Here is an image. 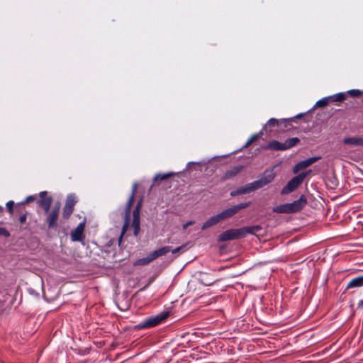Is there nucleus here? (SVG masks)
<instances>
[{"label": "nucleus", "instance_id": "26", "mask_svg": "<svg viewBox=\"0 0 363 363\" xmlns=\"http://www.w3.org/2000/svg\"><path fill=\"white\" fill-rule=\"evenodd\" d=\"M330 101V96L324 97L319 101H318L315 104L316 107H324L327 106Z\"/></svg>", "mask_w": 363, "mask_h": 363}, {"label": "nucleus", "instance_id": "18", "mask_svg": "<svg viewBox=\"0 0 363 363\" xmlns=\"http://www.w3.org/2000/svg\"><path fill=\"white\" fill-rule=\"evenodd\" d=\"M363 286V276H359L351 279L347 286V289L360 287Z\"/></svg>", "mask_w": 363, "mask_h": 363}, {"label": "nucleus", "instance_id": "32", "mask_svg": "<svg viewBox=\"0 0 363 363\" xmlns=\"http://www.w3.org/2000/svg\"><path fill=\"white\" fill-rule=\"evenodd\" d=\"M258 137H259V135H257V134L252 135V136L248 139V140L247 141L245 146H248V145H250L252 142H254L255 140H256L258 138Z\"/></svg>", "mask_w": 363, "mask_h": 363}, {"label": "nucleus", "instance_id": "23", "mask_svg": "<svg viewBox=\"0 0 363 363\" xmlns=\"http://www.w3.org/2000/svg\"><path fill=\"white\" fill-rule=\"evenodd\" d=\"M299 142H300V140L298 138H292L287 139L284 143V146L285 147H284L285 150H287V149H289V148H291L292 147H294Z\"/></svg>", "mask_w": 363, "mask_h": 363}, {"label": "nucleus", "instance_id": "25", "mask_svg": "<svg viewBox=\"0 0 363 363\" xmlns=\"http://www.w3.org/2000/svg\"><path fill=\"white\" fill-rule=\"evenodd\" d=\"M174 175V173L169 172L167 174H157L154 177V181H163L166 180Z\"/></svg>", "mask_w": 363, "mask_h": 363}, {"label": "nucleus", "instance_id": "16", "mask_svg": "<svg viewBox=\"0 0 363 363\" xmlns=\"http://www.w3.org/2000/svg\"><path fill=\"white\" fill-rule=\"evenodd\" d=\"M243 238L245 237L247 234L256 235L257 233L262 230V228L261 225H253L248 227L241 228Z\"/></svg>", "mask_w": 363, "mask_h": 363}, {"label": "nucleus", "instance_id": "34", "mask_svg": "<svg viewBox=\"0 0 363 363\" xmlns=\"http://www.w3.org/2000/svg\"><path fill=\"white\" fill-rule=\"evenodd\" d=\"M26 219H27V214L26 213H23V215H21L19 218V222L21 223V224H23L26 221Z\"/></svg>", "mask_w": 363, "mask_h": 363}, {"label": "nucleus", "instance_id": "13", "mask_svg": "<svg viewBox=\"0 0 363 363\" xmlns=\"http://www.w3.org/2000/svg\"><path fill=\"white\" fill-rule=\"evenodd\" d=\"M40 197L39 203L44 208L45 211L48 213L52 204V199L50 196H47V191L40 192Z\"/></svg>", "mask_w": 363, "mask_h": 363}, {"label": "nucleus", "instance_id": "36", "mask_svg": "<svg viewBox=\"0 0 363 363\" xmlns=\"http://www.w3.org/2000/svg\"><path fill=\"white\" fill-rule=\"evenodd\" d=\"M35 200V197L33 196H28L26 200H25V203H29L30 201H33Z\"/></svg>", "mask_w": 363, "mask_h": 363}, {"label": "nucleus", "instance_id": "4", "mask_svg": "<svg viewBox=\"0 0 363 363\" xmlns=\"http://www.w3.org/2000/svg\"><path fill=\"white\" fill-rule=\"evenodd\" d=\"M250 204V202L241 203L238 205H235L231 208H229L228 209L223 211L221 213L218 214L220 221L232 217L233 216L236 214L241 209H243V208L249 206Z\"/></svg>", "mask_w": 363, "mask_h": 363}, {"label": "nucleus", "instance_id": "31", "mask_svg": "<svg viewBox=\"0 0 363 363\" xmlns=\"http://www.w3.org/2000/svg\"><path fill=\"white\" fill-rule=\"evenodd\" d=\"M0 235L8 238L10 236V233L6 228L0 227Z\"/></svg>", "mask_w": 363, "mask_h": 363}, {"label": "nucleus", "instance_id": "10", "mask_svg": "<svg viewBox=\"0 0 363 363\" xmlns=\"http://www.w3.org/2000/svg\"><path fill=\"white\" fill-rule=\"evenodd\" d=\"M60 208V204L56 203L51 212L49 213L47 218V223L48 228H51L56 225V222L58 218V213Z\"/></svg>", "mask_w": 363, "mask_h": 363}, {"label": "nucleus", "instance_id": "9", "mask_svg": "<svg viewBox=\"0 0 363 363\" xmlns=\"http://www.w3.org/2000/svg\"><path fill=\"white\" fill-rule=\"evenodd\" d=\"M274 177L275 173L274 170L268 169L266 170L261 177L258 180H256V182L258 183L259 188H262L271 183L274 180Z\"/></svg>", "mask_w": 363, "mask_h": 363}, {"label": "nucleus", "instance_id": "20", "mask_svg": "<svg viewBox=\"0 0 363 363\" xmlns=\"http://www.w3.org/2000/svg\"><path fill=\"white\" fill-rule=\"evenodd\" d=\"M241 188L242 189V192L244 194H248L250 192H252L253 191L260 189L258 185V183H257L256 181L249 183V184L245 185L244 186H242Z\"/></svg>", "mask_w": 363, "mask_h": 363}, {"label": "nucleus", "instance_id": "5", "mask_svg": "<svg viewBox=\"0 0 363 363\" xmlns=\"http://www.w3.org/2000/svg\"><path fill=\"white\" fill-rule=\"evenodd\" d=\"M169 315V313H163L151 317L144 322L139 324V328H151L160 324L162 320L166 319Z\"/></svg>", "mask_w": 363, "mask_h": 363}, {"label": "nucleus", "instance_id": "8", "mask_svg": "<svg viewBox=\"0 0 363 363\" xmlns=\"http://www.w3.org/2000/svg\"><path fill=\"white\" fill-rule=\"evenodd\" d=\"M142 201H140L135 208L133 212V221H132V227L134 229L133 234L135 236H137L140 231V209L141 206Z\"/></svg>", "mask_w": 363, "mask_h": 363}, {"label": "nucleus", "instance_id": "6", "mask_svg": "<svg viewBox=\"0 0 363 363\" xmlns=\"http://www.w3.org/2000/svg\"><path fill=\"white\" fill-rule=\"evenodd\" d=\"M243 238L242 229H230L221 233L218 238V242L228 241Z\"/></svg>", "mask_w": 363, "mask_h": 363}, {"label": "nucleus", "instance_id": "33", "mask_svg": "<svg viewBox=\"0 0 363 363\" xmlns=\"http://www.w3.org/2000/svg\"><path fill=\"white\" fill-rule=\"evenodd\" d=\"M240 194H243V192H242V188H241V187H240V188H239L238 189H237L236 191H232V192L230 193V195H231L232 196H237V195H240Z\"/></svg>", "mask_w": 363, "mask_h": 363}, {"label": "nucleus", "instance_id": "29", "mask_svg": "<svg viewBox=\"0 0 363 363\" xmlns=\"http://www.w3.org/2000/svg\"><path fill=\"white\" fill-rule=\"evenodd\" d=\"M348 94H350L351 96L357 97L361 95L362 92L358 89H352L348 91Z\"/></svg>", "mask_w": 363, "mask_h": 363}, {"label": "nucleus", "instance_id": "1", "mask_svg": "<svg viewBox=\"0 0 363 363\" xmlns=\"http://www.w3.org/2000/svg\"><path fill=\"white\" fill-rule=\"evenodd\" d=\"M307 201L304 196H301L299 199L290 203L279 205L273 208V211L277 213H292L299 211L306 204Z\"/></svg>", "mask_w": 363, "mask_h": 363}, {"label": "nucleus", "instance_id": "27", "mask_svg": "<svg viewBox=\"0 0 363 363\" xmlns=\"http://www.w3.org/2000/svg\"><path fill=\"white\" fill-rule=\"evenodd\" d=\"M152 261H153V259H152L151 255H149L147 257L139 259L138 261V263L140 264H142V265H145V264H148L149 262H150Z\"/></svg>", "mask_w": 363, "mask_h": 363}, {"label": "nucleus", "instance_id": "24", "mask_svg": "<svg viewBox=\"0 0 363 363\" xmlns=\"http://www.w3.org/2000/svg\"><path fill=\"white\" fill-rule=\"evenodd\" d=\"M330 101H335V102H341L345 100L346 99V94L345 93H338L336 94H334L333 96H330Z\"/></svg>", "mask_w": 363, "mask_h": 363}, {"label": "nucleus", "instance_id": "2", "mask_svg": "<svg viewBox=\"0 0 363 363\" xmlns=\"http://www.w3.org/2000/svg\"><path fill=\"white\" fill-rule=\"evenodd\" d=\"M137 186H138V184L136 183H135L133 185L132 194H131V196H130V198H129V199H128V201L127 202V204H126V206H125V208L124 223H123V228H122V230H121V236H120V238H119V242H121L122 237L123 236V235L127 231V230L128 228V226H129V224H130V210H131V208H132V206H133V201H134L135 195L136 190H137Z\"/></svg>", "mask_w": 363, "mask_h": 363}, {"label": "nucleus", "instance_id": "37", "mask_svg": "<svg viewBox=\"0 0 363 363\" xmlns=\"http://www.w3.org/2000/svg\"><path fill=\"white\" fill-rule=\"evenodd\" d=\"M358 306H359V308H363V299H362V300H361V301L359 302V303H358Z\"/></svg>", "mask_w": 363, "mask_h": 363}, {"label": "nucleus", "instance_id": "28", "mask_svg": "<svg viewBox=\"0 0 363 363\" xmlns=\"http://www.w3.org/2000/svg\"><path fill=\"white\" fill-rule=\"evenodd\" d=\"M186 244L182 245L174 250H171L172 254L182 253L186 250Z\"/></svg>", "mask_w": 363, "mask_h": 363}, {"label": "nucleus", "instance_id": "14", "mask_svg": "<svg viewBox=\"0 0 363 363\" xmlns=\"http://www.w3.org/2000/svg\"><path fill=\"white\" fill-rule=\"evenodd\" d=\"M343 143L352 147L363 146L362 137H347L343 139Z\"/></svg>", "mask_w": 363, "mask_h": 363}, {"label": "nucleus", "instance_id": "21", "mask_svg": "<svg viewBox=\"0 0 363 363\" xmlns=\"http://www.w3.org/2000/svg\"><path fill=\"white\" fill-rule=\"evenodd\" d=\"M219 222H220V220L219 218L218 215L217 214L214 216L211 217L209 219H208L202 225L201 229L205 230L213 225L217 224Z\"/></svg>", "mask_w": 363, "mask_h": 363}, {"label": "nucleus", "instance_id": "15", "mask_svg": "<svg viewBox=\"0 0 363 363\" xmlns=\"http://www.w3.org/2000/svg\"><path fill=\"white\" fill-rule=\"evenodd\" d=\"M243 169L242 165H238L232 167L225 172L222 177L223 181H225L235 177L238 173H240Z\"/></svg>", "mask_w": 363, "mask_h": 363}, {"label": "nucleus", "instance_id": "19", "mask_svg": "<svg viewBox=\"0 0 363 363\" xmlns=\"http://www.w3.org/2000/svg\"><path fill=\"white\" fill-rule=\"evenodd\" d=\"M284 147V143L272 140L267 144L265 148L273 150H285Z\"/></svg>", "mask_w": 363, "mask_h": 363}, {"label": "nucleus", "instance_id": "35", "mask_svg": "<svg viewBox=\"0 0 363 363\" xmlns=\"http://www.w3.org/2000/svg\"><path fill=\"white\" fill-rule=\"evenodd\" d=\"M194 223V222L193 220H190V221L187 222L186 223L183 225V229L184 230L186 229L188 226L192 225Z\"/></svg>", "mask_w": 363, "mask_h": 363}, {"label": "nucleus", "instance_id": "3", "mask_svg": "<svg viewBox=\"0 0 363 363\" xmlns=\"http://www.w3.org/2000/svg\"><path fill=\"white\" fill-rule=\"evenodd\" d=\"M306 173H301L294 177L281 189V194L284 195L294 191L303 182V179L306 177Z\"/></svg>", "mask_w": 363, "mask_h": 363}, {"label": "nucleus", "instance_id": "17", "mask_svg": "<svg viewBox=\"0 0 363 363\" xmlns=\"http://www.w3.org/2000/svg\"><path fill=\"white\" fill-rule=\"evenodd\" d=\"M170 250H171V247L169 246H164V247H162L157 250L153 251L150 255H151L152 259L154 260L159 257L166 255Z\"/></svg>", "mask_w": 363, "mask_h": 363}, {"label": "nucleus", "instance_id": "12", "mask_svg": "<svg viewBox=\"0 0 363 363\" xmlns=\"http://www.w3.org/2000/svg\"><path fill=\"white\" fill-rule=\"evenodd\" d=\"M320 159V157H310L306 160L301 161L298 162L294 168V172L297 173L300 170L306 169V167L311 166L314 162H317Z\"/></svg>", "mask_w": 363, "mask_h": 363}, {"label": "nucleus", "instance_id": "30", "mask_svg": "<svg viewBox=\"0 0 363 363\" xmlns=\"http://www.w3.org/2000/svg\"><path fill=\"white\" fill-rule=\"evenodd\" d=\"M13 205L14 202L13 201H9L6 203L7 209L11 214L13 213Z\"/></svg>", "mask_w": 363, "mask_h": 363}, {"label": "nucleus", "instance_id": "7", "mask_svg": "<svg viewBox=\"0 0 363 363\" xmlns=\"http://www.w3.org/2000/svg\"><path fill=\"white\" fill-rule=\"evenodd\" d=\"M77 203L75 196L71 194L67 198L65 205L63 208V216L65 218H68L73 212L74 206Z\"/></svg>", "mask_w": 363, "mask_h": 363}, {"label": "nucleus", "instance_id": "11", "mask_svg": "<svg viewBox=\"0 0 363 363\" xmlns=\"http://www.w3.org/2000/svg\"><path fill=\"white\" fill-rule=\"evenodd\" d=\"M85 223H80L77 227L71 233V239L72 241H81L84 238V230Z\"/></svg>", "mask_w": 363, "mask_h": 363}, {"label": "nucleus", "instance_id": "38", "mask_svg": "<svg viewBox=\"0 0 363 363\" xmlns=\"http://www.w3.org/2000/svg\"><path fill=\"white\" fill-rule=\"evenodd\" d=\"M3 210H4V208L0 206V212L3 211Z\"/></svg>", "mask_w": 363, "mask_h": 363}, {"label": "nucleus", "instance_id": "22", "mask_svg": "<svg viewBox=\"0 0 363 363\" xmlns=\"http://www.w3.org/2000/svg\"><path fill=\"white\" fill-rule=\"evenodd\" d=\"M286 119L277 120L276 118H271L267 121L264 128L267 129L268 128L279 126L281 123H286Z\"/></svg>", "mask_w": 363, "mask_h": 363}]
</instances>
